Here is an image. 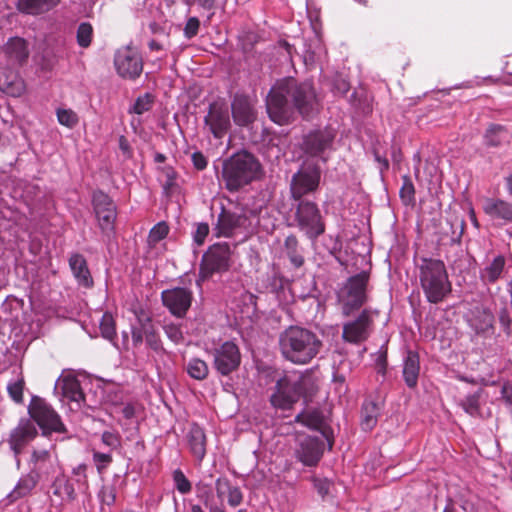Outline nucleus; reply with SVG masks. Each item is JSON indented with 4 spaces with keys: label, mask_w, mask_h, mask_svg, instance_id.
<instances>
[{
    "label": "nucleus",
    "mask_w": 512,
    "mask_h": 512,
    "mask_svg": "<svg viewBox=\"0 0 512 512\" xmlns=\"http://www.w3.org/2000/svg\"><path fill=\"white\" fill-rule=\"evenodd\" d=\"M288 97H292L294 107L303 116H309L318 105L311 83L298 85L290 78L277 81L266 98V109L270 119L279 125L288 124L294 115V108Z\"/></svg>",
    "instance_id": "f257e3e1"
},
{
    "label": "nucleus",
    "mask_w": 512,
    "mask_h": 512,
    "mask_svg": "<svg viewBox=\"0 0 512 512\" xmlns=\"http://www.w3.org/2000/svg\"><path fill=\"white\" fill-rule=\"evenodd\" d=\"M285 246L293 250L297 246V239L294 236H289L285 240Z\"/></svg>",
    "instance_id": "680f3d73"
},
{
    "label": "nucleus",
    "mask_w": 512,
    "mask_h": 512,
    "mask_svg": "<svg viewBox=\"0 0 512 512\" xmlns=\"http://www.w3.org/2000/svg\"><path fill=\"white\" fill-rule=\"evenodd\" d=\"M506 260L504 256L497 255L489 261L480 271V279L485 284H493L502 278L505 272Z\"/></svg>",
    "instance_id": "b1692460"
},
{
    "label": "nucleus",
    "mask_w": 512,
    "mask_h": 512,
    "mask_svg": "<svg viewBox=\"0 0 512 512\" xmlns=\"http://www.w3.org/2000/svg\"><path fill=\"white\" fill-rule=\"evenodd\" d=\"M53 487H54L53 493L55 495L59 496L60 498H62L64 500H68V501H71L75 498L74 487L68 480H65L63 478L57 479L54 482Z\"/></svg>",
    "instance_id": "4c0bfd02"
},
{
    "label": "nucleus",
    "mask_w": 512,
    "mask_h": 512,
    "mask_svg": "<svg viewBox=\"0 0 512 512\" xmlns=\"http://www.w3.org/2000/svg\"><path fill=\"white\" fill-rule=\"evenodd\" d=\"M315 487L321 496L329 494L331 483L328 480H316Z\"/></svg>",
    "instance_id": "4d7b16f0"
},
{
    "label": "nucleus",
    "mask_w": 512,
    "mask_h": 512,
    "mask_svg": "<svg viewBox=\"0 0 512 512\" xmlns=\"http://www.w3.org/2000/svg\"><path fill=\"white\" fill-rule=\"evenodd\" d=\"M233 120L238 126H247L256 119L254 104L244 96H236L231 104Z\"/></svg>",
    "instance_id": "aec40b11"
},
{
    "label": "nucleus",
    "mask_w": 512,
    "mask_h": 512,
    "mask_svg": "<svg viewBox=\"0 0 512 512\" xmlns=\"http://www.w3.org/2000/svg\"><path fill=\"white\" fill-rule=\"evenodd\" d=\"M320 181V170L313 167H303L296 173L291 182V194L296 200L305 194L316 190Z\"/></svg>",
    "instance_id": "ddd939ff"
},
{
    "label": "nucleus",
    "mask_w": 512,
    "mask_h": 512,
    "mask_svg": "<svg viewBox=\"0 0 512 512\" xmlns=\"http://www.w3.org/2000/svg\"><path fill=\"white\" fill-rule=\"evenodd\" d=\"M205 128L216 139H222L231 127L230 113L228 106L223 102H213L210 104L208 112L204 118Z\"/></svg>",
    "instance_id": "9b49d317"
},
{
    "label": "nucleus",
    "mask_w": 512,
    "mask_h": 512,
    "mask_svg": "<svg viewBox=\"0 0 512 512\" xmlns=\"http://www.w3.org/2000/svg\"><path fill=\"white\" fill-rule=\"evenodd\" d=\"M93 29L88 23H82L77 30V42L81 47H88L92 40Z\"/></svg>",
    "instance_id": "c03bdc74"
},
{
    "label": "nucleus",
    "mask_w": 512,
    "mask_h": 512,
    "mask_svg": "<svg viewBox=\"0 0 512 512\" xmlns=\"http://www.w3.org/2000/svg\"><path fill=\"white\" fill-rule=\"evenodd\" d=\"M510 139L509 132L500 125L490 126L485 134V142L489 146H499L508 142Z\"/></svg>",
    "instance_id": "72a5a7b5"
},
{
    "label": "nucleus",
    "mask_w": 512,
    "mask_h": 512,
    "mask_svg": "<svg viewBox=\"0 0 512 512\" xmlns=\"http://www.w3.org/2000/svg\"><path fill=\"white\" fill-rule=\"evenodd\" d=\"M59 0H18V7L28 14L46 12L57 5Z\"/></svg>",
    "instance_id": "473e14b6"
},
{
    "label": "nucleus",
    "mask_w": 512,
    "mask_h": 512,
    "mask_svg": "<svg viewBox=\"0 0 512 512\" xmlns=\"http://www.w3.org/2000/svg\"><path fill=\"white\" fill-rule=\"evenodd\" d=\"M117 73L122 78L135 79L143 70V60L139 51L131 46L119 49L114 58Z\"/></svg>",
    "instance_id": "9d476101"
},
{
    "label": "nucleus",
    "mask_w": 512,
    "mask_h": 512,
    "mask_svg": "<svg viewBox=\"0 0 512 512\" xmlns=\"http://www.w3.org/2000/svg\"><path fill=\"white\" fill-rule=\"evenodd\" d=\"M378 407L372 401H367L362 410V427L365 430L372 429L377 422Z\"/></svg>",
    "instance_id": "c9c22d12"
},
{
    "label": "nucleus",
    "mask_w": 512,
    "mask_h": 512,
    "mask_svg": "<svg viewBox=\"0 0 512 512\" xmlns=\"http://www.w3.org/2000/svg\"><path fill=\"white\" fill-rule=\"evenodd\" d=\"M213 355L214 366L222 375H228L236 370L241 362L240 351L236 344L231 341H227L216 348Z\"/></svg>",
    "instance_id": "f8f14e48"
},
{
    "label": "nucleus",
    "mask_w": 512,
    "mask_h": 512,
    "mask_svg": "<svg viewBox=\"0 0 512 512\" xmlns=\"http://www.w3.org/2000/svg\"><path fill=\"white\" fill-rule=\"evenodd\" d=\"M93 205L101 229H111L116 218V209L110 197L101 191L95 192Z\"/></svg>",
    "instance_id": "2eb2a0df"
},
{
    "label": "nucleus",
    "mask_w": 512,
    "mask_h": 512,
    "mask_svg": "<svg viewBox=\"0 0 512 512\" xmlns=\"http://www.w3.org/2000/svg\"><path fill=\"white\" fill-rule=\"evenodd\" d=\"M167 337L174 343H180L183 340V334L179 326L175 324H167L164 327Z\"/></svg>",
    "instance_id": "09e8293b"
},
{
    "label": "nucleus",
    "mask_w": 512,
    "mask_h": 512,
    "mask_svg": "<svg viewBox=\"0 0 512 512\" xmlns=\"http://www.w3.org/2000/svg\"><path fill=\"white\" fill-rule=\"evenodd\" d=\"M58 385L62 390V394L65 398L80 405L84 401V394L81 390L79 381L73 376H65L59 380Z\"/></svg>",
    "instance_id": "cd10ccee"
},
{
    "label": "nucleus",
    "mask_w": 512,
    "mask_h": 512,
    "mask_svg": "<svg viewBox=\"0 0 512 512\" xmlns=\"http://www.w3.org/2000/svg\"><path fill=\"white\" fill-rule=\"evenodd\" d=\"M5 53L12 62L25 61L29 55L26 41L19 37L10 38L5 46Z\"/></svg>",
    "instance_id": "c756f323"
},
{
    "label": "nucleus",
    "mask_w": 512,
    "mask_h": 512,
    "mask_svg": "<svg viewBox=\"0 0 512 512\" xmlns=\"http://www.w3.org/2000/svg\"><path fill=\"white\" fill-rule=\"evenodd\" d=\"M419 370L418 355L413 352H408L403 365V376L408 387L414 388L417 386Z\"/></svg>",
    "instance_id": "7c9ffc66"
},
{
    "label": "nucleus",
    "mask_w": 512,
    "mask_h": 512,
    "mask_svg": "<svg viewBox=\"0 0 512 512\" xmlns=\"http://www.w3.org/2000/svg\"><path fill=\"white\" fill-rule=\"evenodd\" d=\"M31 418L42 428L44 434L47 432H63L64 425L54 409L40 398H33L29 406Z\"/></svg>",
    "instance_id": "0eeeda50"
},
{
    "label": "nucleus",
    "mask_w": 512,
    "mask_h": 512,
    "mask_svg": "<svg viewBox=\"0 0 512 512\" xmlns=\"http://www.w3.org/2000/svg\"><path fill=\"white\" fill-rule=\"evenodd\" d=\"M69 265L78 283L84 287H91L92 277L87 267L86 260L82 255L74 254L69 259Z\"/></svg>",
    "instance_id": "bb28decb"
},
{
    "label": "nucleus",
    "mask_w": 512,
    "mask_h": 512,
    "mask_svg": "<svg viewBox=\"0 0 512 512\" xmlns=\"http://www.w3.org/2000/svg\"><path fill=\"white\" fill-rule=\"evenodd\" d=\"M469 216H470V220H471L472 224H473L476 228H478V227H479V223H478V221H477L476 214H475V211H474V209H473V208H471V209H470V211H469Z\"/></svg>",
    "instance_id": "69168bd1"
},
{
    "label": "nucleus",
    "mask_w": 512,
    "mask_h": 512,
    "mask_svg": "<svg viewBox=\"0 0 512 512\" xmlns=\"http://www.w3.org/2000/svg\"><path fill=\"white\" fill-rule=\"evenodd\" d=\"M260 164L250 153L243 151L225 160L222 180L229 191H237L257 178Z\"/></svg>",
    "instance_id": "20e7f679"
},
{
    "label": "nucleus",
    "mask_w": 512,
    "mask_h": 512,
    "mask_svg": "<svg viewBox=\"0 0 512 512\" xmlns=\"http://www.w3.org/2000/svg\"><path fill=\"white\" fill-rule=\"evenodd\" d=\"M290 259H291V262L294 264V266L296 267H300L303 262H304V259L302 256L300 255H297V254H293L290 256Z\"/></svg>",
    "instance_id": "e2e57ef3"
},
{
    "label": "nucleus",
    "mask_w": 512,
    "mask_h": 512,
    "mask_svg": "<svg viewBox=\"0 0 512 512\" xmlns=\"http://www.w3.org/2000/svg\"><path fill=\"white\" fill-rule=\"evenodd\" d=\"M192 161L198 170H203L207 166V160L205 156L200 152H195L192 154Z\"/></svg>",
    "instance_id": "6e6d98bb"
},
{
    "label": "nucleus",
    "mask_w": 512,
    "mask_h": 512,
    "mask_svg": "<svg viewBox=\"0 0 512 512\" xmlns=\"http://www.w3.org/2000/svg\"><path fill=\"white\" fill-rule=\"evenodd\" d=\"M40 480L37 475L31 472L22 476L13 491L9 494V498L11 501H15L29 495Z\"/></svg>",
    "instance_id": "2f4dec72"
},
{
    "label": "nucleus",
    "mask_w": 512,
    "mask_h": 512,
    "mask_svg": "<svg viewBox=\"0 0 512 512\" xmlns=\"http://www.w3.org/2000/svg\"><path fill=\"white\" fill-rule=\"evenodd\" d=\"M37 435V429L34 423L30 420H22L19 425L13 430L10 436L9 444L11 450L16 457L17 466H20L18 455L21 453L22 448L30 442Z\"/></svg>",
    "instance_id": "f3484780"
},
{
    "label": "nucleus",
    "mask_w": 512,
    "mask_h": 512,
    "mask_svg": "<svg viewBox=\"0 0 512 512\" xmlns=\"http://www.w3.org/2000/svg\"><path fill=\"white\" fill-rule=\"evenodd\" d=\"M369 275L361 272L348 279L347 283L338 293L339 303L342 305L343 313L348 316L361 307L366 301V286Z\"/></svg>",
    "instance_id": "423d86ee"
},
{
    "label": "nucleus",
    "mask_w": 512,
    "mask_h": 512,
    "mask_svg": "<svg viewBox=\"0 0 512 512\" xmlns=\"http://www.w3.org/2000/svg\"><path fill=\"white\" fill-rule=\"evenodd\" d=\"M482 209L491 219L512 222V204L503 199L486 197Z\"/></svg>",
    "instance_id": "412c9836"
},
{
    "label": "nucleus",
    "mask_w": 512,
    "mask_h": 512,
    "mask_svg": "<svg viewBox=\"0 0 512 512\" xmlns=\"http://www.w3.org/2000/svg\"><path fill=\"white\" fill-rule=\"evenodd\" d=\"M414 194V187L411 183H406L400 190V195L403 199L411 201Z\"/></svg>",
    "instance_id": "13d9d810"
},
{
    "label": "nucleus",
    "mask_w": 512,
    "mask_h": 512,
    "mask_svg": "<svg viewBox=\"0 0 512 512\" xmlns=\"http://www.w3.org/2000/svg\"><path fill=\"white\" fill-rule=\"evenodd\" d=\"M145 337H146L147 345L152 350H154L157 353L164 352V349L162 347L161 341H160L159 337L156 334H154L152 332H149V333L145 332Z\"/></svg>",
    "instance_id": "603ef678"
},
{
    "label": "nucleus",
    "mask_w": 512,
    "mask_h": 512,
    "mask_svg": "<svg viewBox=\"0 0 512 512\" xmlns=\"http://www.w3.org/2000/svg\"><path fill=\"white\" fill-rule=\"evenodd\" d=\"M420 287L429 303L442 302L451 292L446 266L442 260L421 258L417 264Z\"/></svg>",
    "instance_id": "7ed1b4c3"
},
{
    "label": "nucleus",
    "mask_w": 512,
    "mask_h": 512,
    "mask_svg": "<svg viewBox=\"0 0 512 512\" xmlns=\"http://www.w3.org/2000/svg\"><path fill=\"white\" fill-rule=\"evenodd\" d=\"M493 321V314L485 308H476L475 315L471 319L472 325L479 332H484L491 328Z\"/></svg>",
    "instance_id": "f704fd0d"
},
{
    "label": "nucleus",
    "mask_w": 512,
    "mask_h": 512,
    "mask_svg": "<svg viewBox=\"0 0 512 512\" xmlns=\"http://www.w3.org/2000/svg\"><path fill=\"white\" fill-rule=\"evenodd\" d=\"M121 413L126 419L132 418L135 414L134 406L131 404H125L121 409Z\"/></svg>",
    "instance_id": "052dcab7"
},
{
    "label": "nucleus",
    "mask_w": 512,
    "mask_h": 512,
    "mask_svg": "<svg viewBox=\"0 0 512 512\" xmlns=\"http://www.w3.org/2000/svg\"><path fill=\"white\" fill-rule=\"evenodd\" d=\"M230 249L227 244H216L209 248L202 258L200 279L205 280L214 273H221L229 267Z\"/></svg>",
    "instance_id": "6e6552de"
},
{
    "label": "nucleus",
    "mask_w": 512,
    "mask_h": 512,
    "mask_svg": "<svg viewBox=\"0 0 512 512\" xmlns=\"http://www.w3.org/2000/svg\"><path fill=\"white\" fill-rule=\"evenodd\" d=\"M322 348L323 342L316 333L299 326H290L279 336L282 356L294 364L310 363Z\"/></svg>",
    "instance_id": "f03ea898"
},
{
    "label": "nucleus",
    "mask_w": 512,
    "mask_h": 512,
    "mask_svg": "<svg viewBox=\"0 0 512 512\" xmlns=\"http://www.w3.org/2000/svg\"><path fill=\"white\" fill-rule=\"evenodd\" d=\"M101 441L111 450L117 449L121 446V437L115 432L104 431L101 435Z\"/></svg>",
    "instance_id": "49530a36"
},
{
    "label": "nucleus",
    "mask_w": 512,
    "mask_h": 512,
    "mask_svg": "<svg viewBox=\"0 0 512 512\" xmlns=\"http://www.w3.org/2000/svg\"><path fill=\"white\" fill-rule=\"evenodd\" d=\"M163 305L176 317H183L192 303V292L186 288H173L162 292Z\"/></svg>",
    "instance_id": "4468645a"
},
{
    "label": "nucleus",
    "mask_w": 512,
    "mask_h": 512,
    "mask_svg": "<svg viewBox=\"0 0 512 512\" xmlns=\"http://www.w3.org/2000/svg\"><path fill=\"white\" fill-rule=\"evenodd\" d=\"M506 186L509 194L512 196V175H509L506 178Z\"/></svg>",
    "instance_id": "338daca9"
},
{
    "label": "nucleus",
    "mask_w": 512,
    "mask_h": 512,
    "mask_svg": "<svg viewBox=\"0 0 512 512\" xmlns=\"http://www.w3.org/2000/svg\"><path fill=\"white\" fill-rule=\"evenodd\" d=\"M23 380H18L8 385V392L12 399L16 402H21L23 397Z\"/></svg>",
    "instance_id": "8fccbe9b"
},
{
    "label": "nucleus",
    "mask_w": 512,
    "mask_h": 512,
    "mask_svg": "<svg viewBox=\"0 0 512 512\" xmlns=\"http://www.w3.org/2000/svg\"><path fill=\"white\" fill-rule=\"evenodd\" d=\"M299 228L309 237L316 238L324 232V224L317 206L308 201L299 203L296 211Z\"/></svg>",
    "instance_id": "1a4fd4ad"
},
{
    "label": "nucleus",
    "mask_w": 512,
    "mask_h": 512,
    "mask_svg": "<svg viewBox=\"0 0 512 512\" xmlns=\"http://www.w3.org/2000/svg\"><path fill=\"white\" fill-rule=\"evenodd\" d=\"M209 226L206 223H200L197 225L196 230L193 234V240L197 245H202L205 238L208 236Z\"/></svg>",
    "instance_id": "3c124183"
},
{
    "label": "nucleus",
    "mask_w": 512,
    "mask_h": 512,
    "mask_svg": "<svg viewBox=\"0 0 512 512\" xmlns=\"http://www.w3.org/2000/svg\"><path fill=\"white\" fill-rule=\"evenodd\" d=\"M296 456L306 466L316 465L322 456L321 443L311 437L301 440Z\"/></svg>",
    "instance_id": "4be33fe9"
},
{
    "label": "nucleus",
    "mask_w": 512,
    "mask_h": 512,
    "mask_svg": "<svg viewBox=\"0 0 512 512\" xmlns=\"http://www.w3.org/2000/svg\"><path fill=\"white\" fill-rule=\"evenodd\" d=\"M187 372L192 378L203 380L208 376L209 368L204 360L193 358L187 364Z\"/></svg>",
    "instance_id": "e433bc0d"
},
{
    "label": "nucleus",
    "mask_w": 512,
    "mask_h": 512,
    "mask_svg": "<svg viewBox=\"0 0 512 512\" xmlns=\"http://www.w3.org/2000/svg\"><path fill=\"white\" fill-rule=\"evenodd\" d=\"M371 330V319L366 312L354 321L349 322L343 327V339L350 343H359L366 340Z\"/></svg>",
    "instance_id": "6ab92c4d"
},
{
    "label": "nucleus",
    "mask_w": 512,
    "mask_h": 512,
    "mask_svg": "<svg viewBox=\"0 0 512 512\" xmlns=\"http://www.w3.org/2000/svg\"><path fill=\"white\" fill-rule=\"evenodd\" d=\"M0 89L13 97L21 96L26 89L24 81L12 70L0 73Z\"/></svg>",
    "instance_id": "5701e85b"
},
{
    "label": "nucleus",
    "mask_w": 512,
    "mask_h": 512,
    "mask_svg": "<svg viewBox=\"0 0 512 512\" xmlns=\"http://www.w3.org/2000/svg\"><path fill=\"white\" fill-rule=\"evenodd\" d=\"M200 22L196 17H191L187 20L184 28V33L187 38H192L198 33Z\"/></svg>",
    "instance_id": "864d4df0"
},
{
    "label": "nucleus",
    "mask_w": 512,
    "mask_h": 512,
    "mask_svg": "<svg viewBox=\"0 0 512 512\" xmlns=\"http://www.w3.org/2000/svg\"><path fill=\"white\" fill-rule=\"evenodd\" d=\"M191 512H204V510L199 505H193L191 507Z\"/></svg>",
    "instance_id": "774afa93"
},
{
    "label": "nucleus",
    "mask_w": 512,
    "mask_h": 512,
    "mask_svg": "<svg viewBox=\"0 0 512 512\" xmlns=\"http://www.w3.org/2000/svg\"><path fill=\"white\" fill-rule=\"evenodd\" d=\"M173 479L175 482V486L180 493L186 494V493L190 492L191 483L189 482V480L186 478V476L184 475V473L181 470L174 471Z\"/></svg>",
    "instance_id": "a18cd8bd"
},
{
    "label": "nucleus",
    "mask_w": 512,
    "mask_h": 512,
    "mask_svg": "<svg viewBox=\"0 0 512 512\" xmlns=\"http://www.w3.org/2000/svg\"><path fill=\"white\" fill-rule=\"evenodd\" d=\"M120 148L121 150L126 153V154H129L130 153V147H129V144L128 142L124 139V137H121L120 138Z\"/></svg>",
    "instance_id": "0e129e2a"
},
{
    "label": "nucleus",
    "mask_w": 512,
    "mask_h": 512,
    "mask_svg": "<svg viewBox=\"0 0 512 512\" xmlns=\"http://www.w3.org/2000/svg\"><path fill=\"white\" fill-rule=\"evenodd\" d=\"M315 385L310 376H285L276 383L270 401L277 409H291L300 398L310 397L315 392Z\"/></svg>",
    "instance_id": "39448f33"
},
{
    "label": "nucleus",
    "mask_w": 512,
    "mask_h": 512,
    "mask_svg": "<svg viewBox=\"0 0 512 512\" xmlns=\"http://www.w3.org/2000/svg\"><path fill=\"white\" fill-rule=\"evenodd\" d=\"M57 120L58 122L67 128H74L78 122L79 117L76 112H74L72 109L67 108H59L56 111Z\"/></svg>",
    "instance_id": "ea45409f"
},
{
    "label": "nucleus",
    "mask_w": 512,
    "mask_h": 512,
    "mask_svg": "<svg viewBox=\"0 0 512 512\" xmlns=\"http://www.w3.org/2000/svg\"><path fill=\"white\" fill-rule=\"evenodd\" d=\"M93 463L96 466L98 473H103L104 470L112 463L113 458L110 452L102 453L94 448L92 449Z\"/></svg>",
    "instance_id": "37998d69"
},
{
    "label": "nucleus",
    "mask_w": 512,
    "mask_h": 512,
    "mask_svg": "<svg viewBox=\"0 0 512 512\" xmlns=\"http://www.w3.org/2000/svg\"><path fill=\"white\" fill-rule=\"evenodd\" d=\"M151 106V100L148 95H145L143 97H139L137 101L134 104L133 110L137 114H142L145 111L149 110Z\"/></svg>",
    "instance_id": "5fc2aeb1"
},
{
    "label": "nucleus",
    "mask_w": 512,
    "mask_h": 512,
    "mask_svg": "<svg viewBox=\"0 0 512 512\" xmlns=\"http://www.w3.org/2000/svg\"><path fill=\"white\" fill-rule=\"evenodd\" d=\"M30 472L37 475L39 479L48 478L56 472L57 458L49 450H34L30 460Z\"/></svg>",
    "instance_id": "dca6fc26"
},
{
    "label": "nucleus",
    "mask_w": 512,
    "mask_h": 512,
    "mask_svg": "<svg viewBox=\"0 0 512 512\" xmlns=\"http://www.w3.org/2000/svg\"><path fill=\"white\" fill-rule=\"evenodd\" d=\"M143 331L139 328H132V342L134 347H138L143 342Z\"/></svg>",
    "instance_id": "bf43d9fd"
},
{
    "label": "nucleus",
    "mask_w": 512,
    "mask_h": 512,
    "mask_svg": "<svg viewBox=\"0 0 512 512\" xmlns=\"http://www.w3.org/2000/svg\"><path fill=\"white\" fill-rule=\"evenodd\" d=\"M100 330L104 338L112 341L116 336L115 322L112 314L104 313L100 321Z\"/></svg>",
    "instance_id": "a19ab883"
},
{
    "label": "nucleus",
    "mask_w": 512,
    "mask_h": 512,
    "mask_svg": "<svg viewBox=\"0 0 512 512\" xmlns=\"http://www.w3.org/2000/svg\"><path fill=\"white\" fill-rule=\"evenodd\" d=\"M462 407L470 415H475L479 410V398L478 395H469L467 396L463 402Z\"/></svg>",
    "instance_id": "de8ad7c7"
},
{
    "label": "nucleus",
    "mask_w": 512,
    "mask_h": 512,
    "mask_svg": "<svg viewBox=\"0 0 512 512\" xmlns=\"http://www.w3.org/2000/svg\"><path fill=\"white\" fill-rule=\"evenodd\" d=\"M334 134L331 130H323L309 133L303 142L305 153L312 157L321 156L332 145Z\"/></svg>",
    "instance_id": "a211bd4d"
},
{
    "label": "nucleus",
    "mask_w": 512,
    "mask_h": 512,
    "mask_svg": "<svg viewBox=\"0 0 512 512\" xmlns=\"http://www.w3.org/2000/svg\"><path fill=\"white\" fill-rule=\"evenodd\" d=\"M187 441L191 453L200 462L206 454V436L201 427L192 425L187 434Z\"/></svg>",
    "instance_id": "393cba45"
},
{
    "label": "nucleus",
    "mask_w": 512,
    "mask_h": 512,
    "mask_svg": "<svg viewBox=\"0 0 512 512\" xmlns=\"http://www.w3.org/2000/svg\"><path fill=\"white\" fill-rule=\"evenodd\" d=\"M296 421L311 429H319L322 425L323 419L321 414L316 411L303 412L297 415Z\"/></svg>",
    "instance_id": "58836bf2"
},
{
    "label": "nucleus",
    "mask_w": 512,
    "mask_h": 512,
    "mask_svg": "<svg viewBox=\"0 0 512 512\" xmlns=\"http://www.w3.org/2000/svg\"><path fill=\"white\" fill-rule=\"evenodd\" d=\"M245 222V216L223 211L218 218V235L229 237L236 227L244 225Z\"/></svg>",
    "instance_id": "a878e982"
},
{
    "label": "nucleus",
    "mask_w": 512,
    "mask_h": 512,
    "mask_svg": "<svg viewBox=\"0 0 512 512\" xmlns=\"http://www.w3.org/2000/svg\"><path fill=\"white\" fill-rule=\"evenodd\" d=\"M216 492L219 498L227 497L228 503L232 507L240 505L243 495L240 489L232 486L227 479H218L216 481Z\"/></svg>",
    "instance_id": "c85d7f7f"
},
{
    "label": "nucleus",
    "mask_w": 512,
    "mask_h": 512,
    "mask_svg": "<svg viewBox=\"0 0 512 512\" xmlns=\"http://www.w3.org/2000/svg\"><path fill=\"white\" fill-rule=\"evenodd\" d=\"M169 233V227L165 222L157 223L151 230L148 236V244L150 246L156 245L159 241L163 240Z\"/></svg>",
    "instance_id": "79ce46f5"
}]
</instances>
